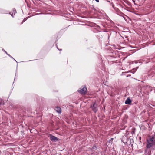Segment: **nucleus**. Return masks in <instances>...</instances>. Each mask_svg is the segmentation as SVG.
<instances>
[{
  "instance_id": "nucleus-8",
  "label": "nucleus",
  "mask_w": 155,
  "mask_h": 155,
  "mask_svg": "<svg viewBox=\"0 0 155 155\" xmlns=\"http://www.w3.org/2000/svg\"><path fill=\"white\" fill-rule=\"evenodd\" d=\"M16 12V11L15 10H13V13H12V14H14V15H15V13Z\"/></svg>"
},
{
  "instance_id": "nucleus-9",
  "label": "nucleus",
  "mask_w": 155,
  "mask_h": 155,
  "mask_svg": "<svg viewBox=\"0 0 155 155\" xmlns=\"http://www.w3.org/2000/svg\"><path fill=\"white\" fill-rule=\"evenodd\" d=\"M5 51V53H6V54L7 55H8L9 57H11V58H13L12 57H11V56L9 54H8L7 53V52H6V51Z\"/></svg>"
},
{
  "instance_id": "nucleus-1",
  "label": "nucleus",
  "mask_w": 155,
  "mask_h": 155,
  "mask_svg": "<svg viewBox=\"0 0 155 155\" xmlns=\"http://www.w3.org/2000/svg\"><path fill=\"white\" fill-rule=\"evenodd\" d=\"M148 145H155V135L150 136L149 139L147 140Z\"/></svg>"
},
{
  "instance_id": "nucleus-14",
  "label": "nucleus",
  "mask_w": 155,
  "mask_h": 155,
  "mask_svg": "<svg viewBox=\"0 0 155 155\" xmlns=\"http://www.w3.org/2000/svg\"><path fill=\"white\" fill-rule=\"evenodd\" d=\"M11 15L12 17H13V15L12 14H11Z\"/></svg>"
},
{
  "instance_id": "nucleus-2",
  "label": "nucleus",
  "mask_w": 155,
  "mask_h": 155,
  "mask_svg": "<svg viewBox=\"0 0 155 155\" xmlns=\"http://www.w3.org/2000/svg\"><path fill=\"white\" fill-rule=\"evenodd\" d=\"M87 91V88L85 87H83L80 90H78V92L82 94H84Z\"/></svg>"
},
{
  "instance_id": "nucleus-15",
  "label": "nucleus",
  "mask_w": 155,
  "mask_h": 155,
  "mask_svg": "<svg viewBox=\"0 0 155 155\" xmlns=\"http://www.w3.org/2000/svg\"><path fill=\"white\" fill-rule=\"evenodd\" d=\"M10 155H11V154L10 153Z\"/></svg>"
},
{
  "instance_id": "nucleus-12",
  "label": "nucleus",
  "mask_w": 155,
  "mask_h": 155,
  "mask_svg": "<svg viewBox=\"0 0 155 155\" xmlns=\"http://www.w3.org/2000/svg\"><path fill=\"white\" fill-rule=\"evenodd\" d=\"M25 20H26V19L25 18H24L23 20V21H25Z\"/></svg>"
},
{
  "instance_id": "nucleus-13",
  "label": "nucleus",
  "mask_w": 155,
  "mask_h": 155,
  "mask_svg": "<svg viewBox=\"0 0 155 155\" xmlns=\"http://www.w3.org/2000/svg\"><path fill=\"white\" fill-rule=\"evenodd\" d=\"M97 2H99V0H95Z\"/></svg>"
},
{
  "instance_id": "nucleus-11",
  "label": "nucleus",
  "mask_w": 155,
  "mask_h": 155,
  "mask_svg": "<svg viewBox=\"0 0 155 155\" xmlns=\"http://www.w3.org/2000/svg\"><path fill=\"white\" fill-rule=\"evenodd\" d=\"M151 146H147V148H150L151 147Z\"/></svg>"
},
{
  "instance_id": "nucleus-4",
  "label": "nucleus",
  "mask_w": 155,
  "mask_h": 155,
  "mask_svg": "<svg viewBox=\"0 0 155 155\" xmlns=\"http://www.w3.org/2000/svg\"><path fill=\"white\" fill-rule=\"evenodd\" d=\"M127 143L129 145L132 146L133 145V140L131 139H128L127 140Z\"/></svg>"
},
{
  "instance_id": "nucleus-10",
  "label": "nucleus",
  "mask_w": 155,
  "mask_h": 155,
  "mask_svg": "<svg viewBox=\"0 0 155 155\" xmlns=\"http://www.w3.org/2000/svg\"><path fill=\"white\" fill-rule=\"evenodd\" d=\"M113 140V138H111V139H110V140L109 142H111V141H112V140Z\"/></svg>"
},
{
  "instance_id": "nucleus-6",
  "label": "nucleus",
  "mask_w": 155,
  "mask_h": 155,
  "mask_svg": "<svg viewBox=\"0 0 155 155\" xmlns=\"http://www.w3.org/2000/svg\"><path fill=\"white\" fill-rule=\"evenodd\" d=\"M55 110L58 113H61V108L58 107H57L55 108Z\"/></svg>"
},
{
  "instance_id": "nucleus-5",
  "label": "nucleus",
  "mask_w": 155,
  "mask_h": 155,
  "mask_svg": "<svg viewBox=\"0 0 155 155\" xmlns=\"http://www.w3.org/2000/svg\"><path fill=\"white\" fill-rule=\"evenodd\" d=\"M95 103H94L93 105V106L92 107V109L95 113H96L97 110V107L95 106Z\"/></svg>"
},
{
  "instance_id": "nucleus-7",
  "label": "nucleus",
  "mask_w": 155,
  "mask_h": 155,
  "mask_svg": "<svg viewBox=\"0 0 155 155\" xmlns=\"http://www.w3.org/2000/svg\"><path fill=\"white\" fill-rule=\"evenodd\" d=\"M131 102V101L129 98H128L125 102L126 104H130Z\"/></svg>"
},
{
  "instance_id": "nucleus-3",
  "label": "nucleus",
  "mask_w": 155,
  "mask_h": 155,
  "mask_svg": "<svg viewBox=\"0 0 155 155\" xmlns=\"http://www.w3.org/2000/svg\"><path fill=\"white\" fill-rule=\"evenodd\" d=\"M50 139L51 141H57L58 140V139L55 136L53 135H51Z\"/></svg>"
}]
</instances>
